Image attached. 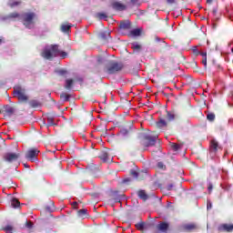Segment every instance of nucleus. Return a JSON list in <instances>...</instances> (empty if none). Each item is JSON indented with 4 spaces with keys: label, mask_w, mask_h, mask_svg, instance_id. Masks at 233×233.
<instances>
[{
    "label": "nucleus",
    "mask_w": 233,
    "mask_h": 233,
    "mask_svg": "<svg viewBox=\"0 0 233 233\" xmlns=\"http://www.w3.org/2000/svg\"><path fill=\"white\" fill-rule=\"evenodd\" d=\"M14 97H17L20 103H28V95L26 94V89L21 86H16L13 90Z\"/></svg>",
    "instance_id": "1"
},
{
    "label": "nucleus",
    "mask_w": 233,
    "mask_h": 233,
    "mask_svg": "<svg viewBox=\"0 0 233 233\" xmlns=\"http://www.w3.org/2000/svg\"><path fill=\"white\" fill-rule=\"evenodd\" d=\"M123 67V63L115 60H109L106 65L107 74H116V72H121Z\"/></svg>",
    "instance_id": "2"
},
{
    "label": "nucleus",
    "mask_w": 233,
    "mask_h": 233,
    "mask_svg": "<svg viewBox=\"0 0 233 233\" xmlns=\"http://www.w3.org/2000/svg\"><path fill=\"white\" fill-rule=\"evenodd\" d=\"M157 137H159V135L154 134V135H146L140 141L141 147L143 148H148V147H154L156 145V142L157 141Z\"/></svg>",
    "instance_id": "3"
},
{
    "label": "nucleus",
    "mask_w": 233,
    "mask_h": 233,
    "mask_svg": "<svg viewBox=\"0 0 233 233\" xmlns=\"http://www.w3.org/2000/svg\"><path fill=\"white\" fill-rule=\"evenodd\" d=\"M39 156V149L33 147L26 151L25 159L31 161L32 163L37 161V157Z\"/></svg>",
    "instance_id": "4"
},
{
    "label": "nucleus",
    "mask_w": 233,
    "mask_h": 233,
    "mask_svg": "<svg viewBox=\"0 0 233 233\" xmlns=\"http://www.w3.org/2000/svg\"><path fill=\"white\" fill-rule=\"evenodd\" d=\"M21 155L19 153H5L4 155V160L7 163H14V161H17Z\"/></svg>",
    "instance_id": "5"
},
{
    "label": "nucleus",
    "mask_w": 233,
    "mask_h": 233,
    "mask_svg": "<svg viewBox=\"0 0 233 233\" xmlns=\"http://www.w3.org/2000/svg\"><path fill=\"white\" fill-rule=\"evenodd\" d=\"M218 150H223L219 143L216 139L210 141L209 152L211 154H216Z\"/></svg>",
    "instance_id": "6"
},
{
    "label": "nucleus",
    "mask_w": 233,
    "mask_h": 233,
    "mask_svg": "<svg viewBox=\"0 0 233 233\" xmlns=\"http://www.w3.org/2000/svg\"><path fill=\"white\" fill-rule=\"evenodd\" d=\"M111 6L113 10H116V12H123L127 10V5L121 2L114 1L111 3Z\"/></svg>",
    "instance_id": "7"
},
{
    "label": "nucleus",
    "mask_w": 233,
    "mask_h": 233,
    "mask_svg": "<svg viewBox=\"0 0 233 233\" xmlns=\"http://www.w3.org/2000/svg\"><path fill=\"white\" fill-rule=\"evenodd\" d=\"M34 17H35V14L34 13H25L24 15V25L25 26H28L29 25H32L34 21Z\"/></svg>",
    "instance_id": "8"
},
{
    "label": "nucleus",
    "mask_w": 233,
    "mask_h": 233,
    "mask_svg": "<svg viewBox=\"0 0 233 233\" xmlns=\"http://www.w3.org/2000/svg\"><path fill=\"white\" fill-rule=\"evenodd\" d=\"M132 133V124H126L121 129L120 134L124 137L130 136Z\"/></svg>",
    "instance_id": "9"
},
{
    "label": "nucleus",
    "mask_w": 233,
    "mask_h": 233,
    "mask_svg": "<svg viewBox=\"0 0 233 233\" xmlns=\"http://www.w3.org/2000/svg\"><path fill=\"white\" fill-rule=\"evenodd\" d=\"M218 232H233V224H221L218 226Z\"/></svg>",
    "instance_id": "10"
},
{
    "label": "nucleus",
    "mask_w": 233,
    "mask_h": 233,
    "mask_svg": "<svg viewBox=\"0 0 233 233\" xmlns=\"http://www.w3.org/2000/svg\"><path fill=\"white\" fill-rule=\"evenodd\" d=\"M3 108H4L3 112H5L6 116H14V114L15 113V108H14V106L10 105H5L3 106Z\"/></svg>",
    "instance_id": "11"
},
{
    "label": "nucleus",
    "mask_w": 233,
    "mask_h": 233,
    "mask_svg": "<svg viewBox=\"0 0 233 233\" xmlns=\"http://www.w3.org/2000/svg\"><path fill=\"white\" fill-rule=\"evenodd\" d=\"M120 30H131L132 29V24L130 21H122L119 25Z\"/></svg>",
    "instance_id": "12"
},
{
    "label": "nucleus",
    "mask_w": 233,
    "mask_h": 233,
    "mask_svg": "<svg viewBox=\"0 0 233 233\" xmlns=\"http://www.w3.org/2000/svg\"><path fill=\"white\" fill-rule=\"evenodd\" d=\"M41 56L44 57V59H54V55L52 53L51 49H44V52L41 53Z\"/></svg>",
    "instance_id": "13"
},
{
    "label": "nucleus",
    "mask_w": 233,
    "mask_h": 233,
    "mask_svg": "<svg viewBox=\"0 0 233 233\" xmlns=\"http://www.w3.org/2000/svg\"><path fill=\"white\" fill-rule=\"evenodd\" d=\"M168 223L167 222H160L157 226V228L159 230V232H167L168 230Z\"/></svg>",
    "instance_id": "14"
},
{
    "label": "nucleus",
    "mask_w": 233,
    "mask_h": 233,
    "mask_svg": "<svg viewBox=\"0 0 233 233\" xmlns=\"http://www.w3.org/2000/svg\"><path fill=\"white\" fill-rule=\"evenodd\" d=\"M50 50L53 54V56L55 57H57V56H59V53L61 52V50L59 49V45H51Z\"/></svg>",
    "instance_id": "15"
},
{
    "label": "nucleus",
    "mask_w": 233,
    "mask_h": 233,
    "mask_svg": "<svg viewBox=\"0 0 233 233\" xmlns=\"http://www.w3.org/2000/svg\"><path fill=\"white\" fill-rule=\"evenodd\" d=\"M99 158L105 163H108L110 161V155L106 151H102L99 155Z\"/></svg>",
    "instance_id": "16"
},
{
    "label": "nucleus",
    "mask_w": 233,
    "mask_h": 233,
    "mask_svg": "<svg viewBox=\"0 0 233 233\" xmlns=\"http://www.w3.org/2000/svg\"><path fill=\"white\" fill-rule=\"evenodd\" d=\"M127 35L128 37H139V35H141V29H133L127 34Z\"/></svg>",
    "instance_id": "17"
},
{
    "label": "nucleus",
    "mask_w": 233,
    "mask_h": 233,
    "mask_svg": "<svg viewBox=\"0 0 233 233\" xmlns=\"http://www.w3.org/2000/svg\"><path fill=\"white\" fill-rule=\"evenodd\" d=\"M100 39H103V41H106L107 39H110V33L108 31H104L99 34Z\"/></svg>",
    "instance_id": "18"
},
{
    "label": "nucleus",
    "mask_w": 233,
    "mask_h": 233,
    "mask_svg": "<svg viewBox=\"0 0 233 233\" xmlns=\"http://www.w3.org/2000/svg\"><path fill=\"white\" fill-rule=\"evenodd\" d=\"M137 196L140 199H143V201H147V199H148V195H147V192H145V190H139L137 192Z\"/></svg>",
    "instance_id": "19"
},
{
    "label": "nucleus",
    "mask_w": 233,
    "mask_h": 233,
    "mask_svg": "<svg viewBox=\"0 0 233 233\" xmlns=\"http://www.w3.org/2000/svg\"><path fill=\"white\" fill-rule=\"evenodd\" d=\"M183 228L187 232H192V230H196V225L195 224H186L183 226Z\"/></svg>",
    "instance_id": "20"
},
{
    "label": "nucleus",
    "mask_w": 233,
    "mask_h": 233,
    "mask_svg": "<svg viewBox=\"0 0 233 233\" xmlns=\"http://www.w3.org/2000/svg\"><path fill=\"white\" fill-rule=\"evenodd\" d=\"M56 124L54 123V116L52 114H47V127H54Z\"/></svg>",
    "instance_id": "21"
},
{
    "label": "nucleus",
    "mask_w": 233,
    "mask_h": 233,
    "mask_svg": "<svg viewBox=\"0 0 233 233\" xmlns=\"http://www.w3.org/2000/svg\"><path fill=\"white\" fill-rule=\"evenodd\" d=\"M167 123L163 118H159V121L156 123L157 128H163L167 127Z\"/></svg>",
    "instance_id": "22"
},
{
    "label": "nucleus",
    "mask_w": 233,
    "mask_h": 233,
    "mask_svg": "<svg viewBox=\"0 0 233 233\" xmlns=\"http://www.w3.org/2000/svg\"><path fill=\"white\" fill-rule=\"evenodd\" d=\"M167 121H174L176 119V114L172 111H167Z\"/></svg>",
    "instance_id": "23"
},
{
    "label": "nucleus",
    "mask_w": 233,
    "mask_h": 233,
    "mask_svg": "<svg viewBox=\"0 0 233 233\" xmlns=\"http://www.w3.org/2000/svg\"><path fill=\"white\" fill-rule=\"evenodd\" d=\"M170 147L175 152H177V150H181L183 144L171 143Z\"/></svg>",
    "instance_id": "24"
},
{
    "label": "nucleus",
    "mask_w": 233,
    "mask_h": 233,
    "mask_svg": "<svg viewBox=\"0 0 233 233\" xmlns=\"http://www.w3.org/2000/svg\"><path fill=\"white\" fill-rule=\"evenodd\" d=\"M20 205H21V202H19L17 198H13L11 200V207L13 208H19Z\"/></svg>",
    "instance_id": "25"
},
{
    "label": "nucleus",
    "mask_w": 233,
    "mask_h": 233,
    "mask_svg": "<svg viewBox=\"0 0 233 233\" xmlns=\"http://www.w3.org/2000/svg\"><path fill=\"white\" fill-rule=\"evenodd\" d=\"M1 230L6 233H12L14 231V227L12 225H7L1 228Z\"/></svg>",
    "instance_id": "26"
},
{
    "label": "nucleus",
    "mask_w": 233,
    "mask_h": 233,
    "mask_svg": "<svg viewBox=\"0 0 233 233\" xmlns=\"http://www.w3.org/2000/svg\"><path fill=\"white\" fill-rule=\"evenodd\" d=\"M74 85V79H66V86L65 88L66 90H70L72 88V86Z\"/></svg>",
    "instance_id": "27"
},
{
    "label": "nucleus",
    "mask_w": 233,
    "mask_h": 233,
    "mask_svg": "<svg viewBox=\"0 0 233 233\" xmlns=\"http://www.w3.org/2000/svg\"><path fill=\"white\" fill-rule=\"evenodd\" d=\"M131 48L134 50V52H141V45L133 43L131 44Z\"/></svg>",
    "instance_id": "28"
},
{
    "label": "nucleus",
    "mask_w": 233,
    "mask_h": 233,
    "mask_svg": "<svg viewBox=\"0 0 233 233\" xmlns=\"http://www.w3.org/2000/svg\"><path fill=\"white\" fill-rule=\"evenodd\" d=\"M70 28H72V25H71L64 24V25H61V30H62L64 33L70 32Z\"/></svg>",
    "instance_id": "29"
},
{
    "label": "nucleus",
    "mask_w": 233,
    "mask_h": 233,
    "mask_svg": "<svg viewBox=\"0 0 233 233\" xmlns=\"http://www.w3.org/2000/svg\"><path fill=\"white\" fill-rule=\"evenodd\" d=\"M29 105L31 108H37V106H40L41 104L37 100H31Z\"/></svg>",
    "instance_id": "30"
},
{
    "label": "nucleus",
    "mask_w": 233,
    "mask_h": 233,
    "mask_svg": "<svg viewBox=\"0 0 233 233\" xmlns=\"http://www.w3.org/2000/svg\"><path fill=\"white\" fill-rule=\"evenodd\" d=\"M137 230L143 231L145 230V222H138L135 225Z\"/></svg>",
    "instance_id": "31"
},
{
    "label": "nucleus",
    "mask_w": 233,
    "mask_h": 233,
    "mask_svg": "<svg viewBox=\"0 0 233 233\" xmlns=\"http://www.w3.org/2000/svg\"><path fill=\"white\" fill-rule=\"evenodd\" d=\"M207 119H208V121H210L212 123L216 119V115L214 113H208L207 115Z\"/></svg>",
    "instance_id": "32"
},
{
    "label": "nucleus",
    "mask_w": 233,
    "mask_h": 233,
    "mask_svg": "<svg viewBox=\"0 0 233 233\" xmlns=\"http://www.w3.org/2000/svg\"><path fill=\"white\" fill-rule=\"evenodd\" d=\"M61 99H63V101H70V95L66 94V93H62L60 95Z\"/></svg>",
    "instance_id": "33"
},
{
    "label": "nucleus",
    "mask_w": 233,
    "mask_h": 233,
    "mask_svg": "<svg viewBox=\"0 0 233 233\" xmlns=\"http://www.w3.org/2000/svg\"><path fill=\"white\" fill-rule=\"evenodd\" d=\"M19 5H21V1H11L9 2L8 5L11 8H14V6H19Z\"/></svg>",
    "instance_id": "34"
},
{
    "label": "nucleus",
    "mask_w": 233,
    "mask_h": 233,
    "mask_svg": "<svg viewBox=\"0 0 233 233\" xmlns=\"http://www.w3.org/2000/svg\"><path fill=\"white\" fill-rule=\"evenodd\" d=\"M58 56H60V57H61L62 59H66V57H68V53L60 50V53H59Z\"/></svg>",
    "instance_id": "35"
},
{
    "label": "nucleus",
    "mask_w": 233,
    "mask_h": 233,
    "mask_svg": "<svg viewBox=\"0 0 233 233\" xmlns=\"http://www.w3.org/2000/svg\"><path fill=\"white\" fill-rule=\"evenodd\" d=\"M96 17H98V19H106L107 16L105 13H97Z\"/></svg>",
    "instance_id": "36"
},
{
    "label": "nucleus",
    "mask_w": 233,
    "mask_h": 233,
    "mask_svg": "<svg viewBox=\"0 0 233 233\" xmlns=\"http://www.w3.org/2000/svg\"><path fill=\"white\" fill-rule=\"evenodd\" d=\"M57 74H59L60 76L65 77L66 76V74H68V71H66L65 69H60V70L57 71Z\"/></svg>",
    "instance_id": "37"
},
{
    "label": "nucleus",
    "mask_w": 233,
    "mask_h": 233,
    "mask_svg": "<svg viewBox=\"0 0 233 233\" xmlns=\"http://www.w3.org/2000/svg\"><path fill=\"white\" fill-rule=\"evenodd\" d=\"M157 167L160 168V170H167V166H165V164H163V162H158Z\"/></svg>",
    "instance_id": "38"
},
{
    "label": "nucleus",
    "mask_w": 233,
    "mask_h": 233,
    "mask_svg": "<svg viewBox=\"0 0 233 233\" xmlns=\"http://www.w3.org/2000/svg\"><path fill=\"white\" fill-rule=\"evenodd\" d=\"M130 175L133 176V177H136L137 179L139 177V173L134 169H131Z\"/></svg>",
    "instance_id": "39"
},
{
    "label": "nucleus",
    "mask_w": 233,
    "mask_h": 233,
    "mask_svg": "<svg viewBox=\"0 0 233 233\" xmlns=\"http://www.w3.org/2000/svg\"><path fill=\"white\" fill-rule=\"evenodd\" d=\"M8 17H10L11 19H15V18L19 17V15L17 12H15V13L9 14Z\"/></svg>",
    "instance_id": "40"
},
{
    "label": "nucleus",
    "mask_w": 233,
    "mask_h": 233,
    "mask_svg": "<svg viewBox=\"0 0 233 233\" xmlns=\"http://www.w3.org/2000/svg\"><path fill=\"white\" fill-rule=\"evenodd\" d=\"M33 227H34V223H32V221H28V220L25 221L26 228H33Z\"/></svg>",
    "instance_id": "41"
},
{
    "label": "nucleus",
    "mask_w": 233,
    "mask_h": 233,
    "mask_svg": "<svg viewBox=\"0 0 233 233\" xmlns=\"http://www.w3.org/2000/svg\"><path fill=\"white\" fill-rule=\"evenodd\" d=\"M87 210L86 209H79L78 216H86Z\"/></svg>",
    "instance_id": "42"
},
{
    "label": "nucleus",
    "mask_w": 233,
    "mask_h": 233,
    "mask_svg": "<svg viewBox=\"0 0 233 233\" xmlns=\"http://www.w3.org/2000/svg\"><path fill=\"white\" fill-rule=\"evenodd\" d=\"M202 64L204 65L205 68H207V53L204 54V59L202 60Z\"/></svg>",
    "instance_id": "43"
},
{
    "label": "nucleus",
    "mask_w": 233,
    "mask_h": 233,
    "mask_svg": "<svg viewBox=\"0 0 233 233\" xmlns=\"http://www.w3.org/2000/svg\"><path fill=\"white\" fill-rule=\"evenodd\" d=\"M212 188H213L212 183H208V192H212Z\"/></svg>",
    "instance_id": "44"
},
{
    "label": "nucleus",
    "mask_w": 233,
    "mask_h": 233,
    "mask_svg": "<svg viewBox=\"0 0 233 233\" xmlns=\"http://www.w3.org/2000/svg\"><path fill=\"white\" fill-rule=\"evenodd\" d=\"M167 5H174L176 3V0H167Z\"/></svg>",
    "instance_id": "45"
},
{
    "label": "nucleus",
    "mask_w": 233,
    "mask_h": 233,
    "mask_svg": "<svg viewBox=\"0 0 233 233\" xmlns=\"http://www.w3.org/2000/svg\"><path fill=\"white\" fill-rule=\"evenodd\" d=\"M172 188H174V185H172V184L167 185V190H172Z\"/></svg>",
    "instance_id": "46"
},
{
    "label": "nucleus",
    "mask_w": 233,
    "mask_h": 233,
    "mask_svg": "<svg viewBox=\"0 0 233 233\" xmlns=\"http://www.w3.org/2000/svg\"><path fill=\"white\" fill-rule=\"evenodd\" d=\"M130 181H132V178H125L123 183H130Z\"/></svg>",
    "instance_id": "47"
},
{
    "label": "nucleus",
    "mask_w": 233,
    "mask_h": 233,
    "mask_svg": "<svg viewBox=\"0 0 233 233\" xmlns=\"http://www.w3.org/2000/svg\"><path fill=\"white\" fill-rule=\"evenodd\" d=\"M212 13L216 15L218 14V7L213 8Z\"/></svg>",
    "instance_id": "48"
},
{
    "label": "nucleus",
    "mask_w": 233,
    "mask_h": 233,
    "mask_svg": "<svg viewBox=\"0 0 233 233\" xmlns=\"http://www.w3.org/2000/svg\"><path fill=\"white\" fill-rule=\"evenodd\" d=\"M136 3H137V0H131V5L134 6V5H136Z\"/></svg>",
    "instance_id": "49"
},
{
    "label": "nucleus",
    "mask_w": 233,
    "mask_h": 233,
    "mask_svg": "<svg viewBox=\"0 0 233 233\" xmlns=\"http://www.w3.org/2000/svg\"><path fill=\"white\" fill-rule=\"evenodd\" d=\"M161 45H162V46H167V43L163 40L161 41Z\"/></svg>",
    "instance_id": "50"
},
{
    "label": "nucleus",
    "mask_w": 233,
    "mask_h": 233,
    "mask_svg": "<svg viewBox=\"0 0 233 233\" xmlns=\"http://www.w3.org/2000/svg\"><path fill=\"white\" fill-rule=\"evenodd\" d=\"M97 61H98V63H103V58L102 57H98Z\"/></svg>",
    "instance_id": "51"
},
{
    "label": "nucleus",
    "mask_w": 233,
    "mask_h": 233,
    "mask_svg": "<svg viewBox=\"0 0 233 233\" xmlns=\"http://www.w3.org/2000/svg\"><path fill=\"white\" fill-rule=\"evenodd\" d=\"M212 1H214V0H207V4L208 5H212Z\"/></svg>",
    "instance_id": "52"
},
{
    "label": "nucleus",
    "mask_w": 233,
    "mask_h": 233,
    "mask_svg": "<svg viewBox=\"0 0 233 233\" xmlns=\"http://www.w3.org/2000/svg\"><path fill=\"white\" fill-rule=\"evenodd\" d=\"M156 41H157L159 43V41H161V38H159L158 36L155 37Z\"/></svg>",
    "instance_id": "53"
},
{
    "label": "nucleus",
    "mask_w": 233,
    "mask_h": 233,
    "mask_svg": "<svg viewBox=\"0 0 233 233\" xmlns=\"http://www.w3.org/2000/svg\"><path fill=\"white\" fill-rule=\"evenodd\" d=\"M208 208H212V204H208Z\"/></svg>",
    "instance_id": "54"
},
{
    "label": "nucleus",
    "mask_w": 233,
    "mask_h": 233,
    "mask_svg": "<svg viewBox=\"0 0 233 233\" xmlns=\"http://www.w3.org/2000/svg\"><path fill=\"white\" fill-rule=\"evenodd\" d=\"M76 205H77V202H73L74 207H76Z\"/></svg>",
    "instance_id": "55"
},
{
    "label": "nucleus",
    "mask_w": 233,
    "mask_h": 233,
    "mask_svg": "<svg viewBox=\"0 0 233 233\" xmlns=\"http://www.w3.org/2000/svg\"><path fill=\"white\" fill-rule=\"evenodd\" d=\"M46 209L48 210V212H50V208L49 207H46Z\"/></svg>",
    "instance_id": "56"
},
{
    "label": "nucleus",
    "mask_w": 233,
    "mask_h": 233,
    "mask_svg": "<svg viewBox=\"0 0 233 233\" xmlns=\"http://www.w3.org/2000/svg\"><path fill=\"white\" fill-rule=\"evenodd\" d=\"M205 54H206V53H202L201 56H203V57H205Z\"/></svg>",
    "instance_id": "57"
},
{
    "label": "nucleus",
    "mask_w": 233,
    "mask_h": 233,
    "mask_svg": "<svg viewBox=\"0 0 233 233\" xmlns=\"http://www.w3.org/2000/svg\"><path fill=\"white\" fill-rule=\"evenodd\" d=\"M2 42H3V40L0 38V45H1Z\"/></svg>",
    "instance_id": "58"
},
{
    "label": "nucleus",
    "mask_w": 233,
    "mask_h": 233,
    "mask_svg": "<svg viewBox=\"0 0 233 233\" xmlns=\"http://www.w3.org/2000/svg\"><path fill=\"white\" fill-rule=\"evenodd\" d=\"M227 154H228V152L226 151L225 156H227Z\"/></svg>",
    "instance_id": "59"
},
{
    "label": "nucleus",
    "mask_w": 233,
    "mask_h": 233,
    "mask_svg": "<svg viewBox=\"0 0 233 233\" xmlns=\"http://www.w3.org/2000/svg\"><path fill=\"white\" fill-rule=\"evenodd\" d=\"M2 113H3V111L0 110V114H2Z\"/></svg>",
    "instance_id": "60"
},
{
    "label": "nucleus",
    "mask_w": 233,
    "mask_h": 233,
    "mask_svg": "<svg viewBox=\"0 0 233 233\" xmlns=\"http://www.w3.org/2000/svg\"><path fill=\"white\" fill-rule=\"evenodd\" d=\"M123 197V195H120V198Z\"/></svg>",
    "instance_id": "61"
}]
</instances>
